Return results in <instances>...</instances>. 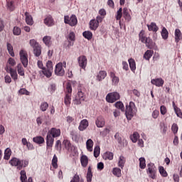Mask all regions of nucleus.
I'll return each mask as SVG.
<instances>
[{
  "instance_id": "nucleus-55",
  "label": "nucleus",
  "mask_w": 182,
  "mask_h": 182,
  "mask_svg": "<svg viewBox=\"0 0 182 182\" xmlns=\"http://www.w3.org/2000/svg\"><path fill=\"white\" fill-rule=\"evenodd\" d=\"M65 93L66 95H72V84L70 82L67 83Z\"/></svg>"
},
{
  "instance_id": "nucleus-43",
  "label": "nucleus",
  "mask_w": 182,
  "mask_h": 182,
  "mask_svg": "<svg viewBox=\"0 0 182 182\" xmlns=\"http://www.w3.org/2000/svg\"><path fill=\"white\" fill-rule=\"evenodd\" d=\"M124 163H126V159L123 156H120L118 161V166L123 168L124 167Z\"/></svg>"
},
{
  "instance_id": "nucleus-57",
  "label": "nucleus",
  "mask_w": 182,
  "mask_h": 182,
  "mask_svg": "<svg viewBox=\"0 0 182 182\" xmlns=\"http://www.w3.org/2000/svg\"><path fill=\"white\" fill-rule=\"evenodd\" d=\"M171 130L173 134H177L178 132V125H177L176 123H173L171 126Z\"/></svg>"
},
{
  "instance_id": "nucleus-42",
  "label": "nucleus",
  "mask_w": 182,
  "mask_h": 182,
  "mask_svg": "<svg viewBox=\"0 0 182 182\" xmlns=\"http://www.w3.org/2000/svg\"><path fill=\"white\" fill-rule=\"evenodd\" d=\"M93 177V173H92V167H88V171L87 173V181L92 182V178Z\"/></svg>"
},
{
  "instance_id": "nucleus-46",
  "label": "nucleus",
  "mask_w": 182,
  "mask_h": 182,
  "mask_svg": "<svg viewBox=\"0 0 182 182\" xmlns=\"http://www.w3.org/2000/svg\"><path fill=\"white\" fill-rule=\"evenodd\" d=\"M7 50L11 56H12L13 58L15 56V53L14 52V47L12 46V44L9 43H7Z\"/></svg>"
},
{
  "instance_id": "nucleus-47",
  "label": "nucleus",
  "mask_w": 182,
  "mask_h": 182,
  "mask_svg": "<svg viewBox=\"0 0 182 182\" xmlns=\"http://www.w3.org/2000/svg\"><path fill=\"white\" fill-rule=\"evenodd\" d=\"M21 177L20 180L21 182H26V180H28V177L26 176V171L25 170H22L20 172Z\"/></svg>"
},
{
  "instance_id": "nucleus-32",
  "label": "nucleus",
  "mask_w": 182,
  "mask_h": 182,
  "mask_svg": "<svg viewBox=\"0 0 182 182\" xmlns=\"http://www.w3.org/2000/svg\"><path fill=\"white\" fill-rule=\"evenodd\" d=\"M114 154L112 152H110V151H107L105 152L102 157L104 159V160H112L113 159V157H114Z\"/></svg>"
},
{
  "instance_id": "nucleus-34",
  "label": "nucleus",
  "mask_w": 182,
  "mask_h": 182,
  "mask_svg": "<svg viewBox=\"0 0 182 182\" xmlns=\"http://www.w3.org/2000/svg\"><path fill=\"white\" fill-rule=\"evenodd\" d=\"M128 62L129 63V68L132 72H134V70H136V61L133 58H129Z\"/></svg>"
},
{
  "instance_id": "nucleus-9",
  "label": "nucleus",
  "mask_w": 182,
  "mask_h": 182,
  "mask_svg": "<svg viewBox=\"0 0 182 182\" xmlns=\"http://www.w3.org/2000/svg\"><path fill=\"white\" fill-rule=\"evenodd\" d=\"M78 65L80 68L82 69H86V66H87V58L85 55H81L77 58Z\"/></svg>"
},
{
  "instance_id": "nucleus-60",
  "label": "nucleus",
  "mask_w": 182,
  "mask_h": 182,
  "mask_svg": "<svg viewBox=\"0 0 182 182\" xmlns=\"http://www.w3.org/2000/svg\"><path fill=\"white\" fill-rule=\"evenodd\" d=\"M70 182H83V180H80V178L79 177V175L75 174Z\"/></svg>"
},
{
  "instance_id": "nucleus-26",
  "label": "nucleus",
  "mask_w": 182,
  "mask_h": 182,
  "mask_svg": "<svg viewBox=\"0 0 182 182\" xmlns=\"http://www.w3.org/2000/svg\"><path fill=\"white\" fill-rule=\"evenodd\" d=\"M33 141L36 144H43L45 143V139L41 136L33 138Z\"/></svg>"
},
{
  "instance_id": "nucleus-63",
  "label": "nucleus",
  "mask_w": 182,
  "mask_h": 182,
  "mask_svg": "<svg viewBox=\"0 0 182 182\" xmlns=\"http://www.w3.org/2000/svg\"><path fill=\"white\" fill-rule=\"evenodd\" d=\"M176 114L178 116V117H180L181 119H182V112H181V109H180V108H175L174 109Z\"/></svg>"
},
{
  "instance_id": "nucleus-4",
  "label": "nucleus",
  "mask_w": 182,
  "mask_h": 182,
  "mask_svg": "<svg viewBox=\"0 0 182 182\" xmlns=\"http://www.w3.org/2000/svg\"><path fill=\"white\" fill-rule=\"evenodd\" d=\"M136 109V105L133 102H130L129 105L126 106L125 114L127 119H132L134 116V112H133Z\"/></svg>"
},
{
  "instance_id": "nucleus-41",
  "label": "nucleus",
  "mask_w": 182,
  "mask_h": 182,
  "mask_svg": "<svg viewBox=\"0 0 182 182\" xmlns=\"http://www.w3.org/2000/svg\"><path fill=\"white\" fill-rule=\"evenodd\" d=\"M17 72L20 76H25V70L23 69L22 64L17 65Z\"/></svg>"
},
{
  "instance_id": "nucleus-16",
  "label": "nucleus",
  "mask_w": 182,
  "mask_h": 182,
  "mask_svg": "<svg viewBox=\"0 0 182 182\" xmlns=\"http://www.w3.org/2000/svg\"><path fill=\"white\" fill-rule=\"evenodd\" d=\"M44 23L46 25V26H53V25H55V21L53 20L52 16H48L44 19Z\"/></svg>"
},
{
  "instance_id": "nucleus-35",
  "label": "nucleus",
  "mask_w": 182,
  "mask_h": 182,
  "mask_svg": "<svg viewBox=\"0 0 182 182\" xmlns=\"http://www.w3.org/2000/svg\"><path fill=\"white\" fill-rule=\"evenodd\" d=\"M68 39L69 42L68 46H70V41L71 42H75V41L76 40V36L75 35V33L73 31L70 32L68 36Z\"/></svg>"
},
{
  "instance_id": "nucleus-17",
  "label": "nucleus",
  "mask_w": 182,
  "mask_h": 182,
  "mask_svg": "<svg viewBox=\"0 0 182 182\" xmlns=\"http://www.w3.org/2000/svg\"><path fill=\"white\" fill-rule=\"evenodd\" d=\"M109 76L112 78V85H114L115 86L119 84V82L120 81V79H119V77L116 76V74L114 72H110Z\"/></svg>"
},
{
  "instance_id": "nucleus-27",
  "label": "nucleus",
  "mask_w": 182,
  "mask_h": 182,
  "mask_svg": "<svg viewBox=\"0 0 182 182\" xmlns=\"http://www.w3.org/2000/svg\"><path fill=\"white\" fill-rule=\"evenodd\" d=\"M107 76V73L106 71H100L98 75H97V80L99 82H102L105 77Z\"/></svg>"
},
{
  "instance_id": "nucleus-45",
  "label": "nucleus",
  "mask_w": 182,
  "mask_h": 182,
  "mask_svg": "<svg viewBox=\"0 0 182 182\" xmlns=\"http://www.w3.org/2000/svg\"><path fill=\"white\" fill-rule=\"evenodd\" d=\"M112 174L116 177H122V169L119 168H114L112 170Z\"/></svg>"
},
{
  "instance_id": "nucleus-52",
  "label": "nucleus",
  "mask_w": 182,
  "mask_h": 182,
  "mask_svg": "<svg viewBox=\"0 0 182 182\" xmlns=\"http://www.w3.org/2000/svg\"><path fill=\"white\" fill-rule=\"evenodd\" d=\"M159 173L162 177H167L168 176V173H167V171L166 169H164V167L163 166H159Z\"/></svg>"
},
{
  "instance_id": "nucleus-20",
  "label": "nucleus",
  "mask_w": 182,
  "mask_h": 182,
  "mask_svg": "<svg viewBox=\"0 0 182 182\" xmlns=\"http://www.w3.org/2000/svg\"><path fill=\"white\" fill-rule=\"evenodd\" d=\"M143 43H145L148 49H153L154 48V42H153V40L149 37H148Z\"/></svg>"
},
{
  "instance_id": "nucleus-24",
  "label": "nucleus",
  "mask_w": 182,
  "mask_h": 182,
  "mask_svg": "<svg viewBox=\"0 0 182 182\" xmlns=\"http://www.w3.org/2000/svg\"><path fill=\"white\" fill-rule=\"evenodd\" d=\"M80 163L83 167H87V164H89V158H87V156L82 155L80 158Z\"/></svg>"
},
{
  "instance_id": "nucleus-13",
  "label": "nucleus",
  "mask_w": 182,
  "mask_h": 182,
  "mask_svg": "<svg viewBox=\"0 0 182 182\" xmlns=\"http://www.w3.org/2000/svg\"><path fill=\"white\" fill-rule=\"evenodd\" d=\"M151 83L157 87H163V85H164V80H163V78L152 79Z\"/></svg>"
},
{
  "instance_id": "nucleus-53",
  "label": "nucleus",
  "mask_w": 182,
  "mask_h": 182,
  "mask_svg": "<svg viewBox=\"0 0 182 182\" xmlns=\"http://www.w3.org/2000/svg\"><path fill=\"white\" fill-rule=\"evenodd\" d=\"M139 167L140 168H146V159L141 157L139 159Z\"/></svg>"
},
{
  "instance_id": "nucleus-62",
  "label": "nucleus",
  "mask_w": 182,
  "mask_h": 182,
  "mask_svg": "<svg viewBox=\"0 0 182 182\" xmlns=\"http://www.w3.org/2000/svg\"><path fill=\"white\" fill-rule=\"evenodd\" d=\"M109 133H110V129H109V128H105L102 132H100V134L103 137H106Z\"/></svg>"
},
{
  "instance_id": "nucleus-28",
  "label": "nucleus",
  "mask_w": 182,
  "mask_h": 182,
  "mask_svg": "<svg viewBox=\"0 0 182 182\" xmlns=\"http://www.w3.org/2000/svg\"><path fill=\"white\" fill-rule=\"evenodd\" d=\"M154 53V51L151 50H146L144 54V59H145L146 60H150V58H151V56H153Z\"/></svg>"
},
{
  "instance_id": "nucleus-18",
  "label": "nucleus",
  "mask_w": 182,
  "mask_h": 182,
  "mask_svg": "<svg viewBox=\"0 0 182 182\" xmlns=\"http://www.w3.org/2000/svg\"><path fill=\"white\" fill-rule=\"evenodd\" d=\"M95 124L97 127H104L105 124H106L105 118H103L102 117H98L95 122Z\"/></svg>"
},
{
  "instance_id": "nucleus-44",
  "label": "nucleus",
  "mask_w": 182,
  "mask_h": 182,
  "mask_svg": "<svg viewBox=\"0 0 182 182\" xmlns=\"http://www.w3.org/2000/svg\"><path fill=\"white\" fill-rule=\"evenodd\" d=\"M53 72V70H49V69L45 68L42 70V73H43L44 76H46V77H50V76H52Z\"/></svg>"
},
{
  "instance_id": "nucleus-23",
  "label": "nucleus",
  "mask_w": 182,
  "mask_h": 182,
  "mask_svg": "<svg viewBox=\"0 0 182 182\" xmlns=\"http://www.w3.org/2000/svg\"><path fill=\"white\" fill-rule=\"evenodd\" d=\"M25 16H26V23H27V25H30V26L33 25V18H32V16L29 14V13L26 12Z\"/></svg>"
},
{
  "instance_id": "nucleus-5",
  "label": "nucleus",
  "mask_w": 182,
  "mask_h": 182,
  "mask_svg": "<svg viewBox=\"0 0 182 182\" xmlns=\"http://www.w3.org/2000/svg\"><path fill=\"white\" fill-rule=\"evenodd\" d=\"M119 99H120V94L117 92H109L106 96V100L108 103H114V102H117Z\"/></svg>"
},
{
  "instance_id": "nucleus-22",
  "label": "nucleus",
  "mask_w": 182,
  "mask_h": 182,
  "mask_svg": "<svg viewBox=\"0 0 182 182\" xmlns=\"http://www.w3.org/2000/svg\"><path fill=\"white\" fill-rule=\"evenodd\" d=\"M147 28L149 31L152 32H157L159 31V27L157 26V24L154 22H151V24H147Z\"/></svg>"
},
{
  "instance_id": "nucleus-8",
  "label": "nucleus",
  "mask_w": 182,
  "mask_h": 182,
  "mask_svg": "<svg viewBox=\"0 0 182 182\" xmlns=\"http://www.w3.org/2000/svg\"><path fill=\"white\" fill-rule=\"evenodd\" d=\"M63 144H64L65 149L68 150L69 153H73L76 150V147L72 145V144L70 143V141L68 139H65L63 142Z\"/></svg>"
},
{
  "instance_id": "nucleus-31",
  "label": "nucleus",
  "mask_w": 182,
  "mask_h": 182,
  "mask_svg": "<svg viewBox=\"0 0 182 182\" xmlns=\"http://www.w3.org/2000/svg\"><path fill=\"white\" fill-rule=\"evenodd\" d=\"M11 156H12V151L11 150V149H6V150L4 151V160H9V159H11Z\"/></svg>"
},
{
  "instance_id": "nucleus-2",
  "label": "nucleus",
  "mask_w": 182,
  "mask_h": 182,
  "mask_svg": "<svg viewBox=\"0 0 182 182\" xmlns=\"http://www.w3.org/2000/svg\"><path fill=\"white\" fill-rule=\"evenodd\" d=\"M148 168L146 169V173L148 174L150 178L152 180H156L157 178V168L153 163L147 164Z\"/></svg>"
},
{
  "instance_id": "nucleus-40",
  "label": "nucleus",
  "mask_w": 182,
  "mask_h": 182,
  "mask_svg": "<svg viewBox=\"0 0 182 182\" xmlns=\"http://www.w3.org/2000/svg\"><path fill=\"white\" fill-rule=\"evenodd\" d=\"M161 35L162 36V38L164 39L165 41L166 39L168 38V31H167V28H166V27L162 28Z\"/></svg>"
},
{
  "instance_id": "nucleus-54",
  "label": "nucleus",
  "mask_w": 182,
  "mask_h": 182,
  "mask_svg": "<svg viewBox=\"0 0 182 182\" xmlns=\"http://www.w3.org/2000/svg\"><path fill=\"white\" fill-rule=\"evenodd\" d=\"M13 33L16 36H19V35H21V33H22V30H21V28H19L18 26H15L13 30Z\"/></svg>"
},
{
  "instance_id": "nucleus-3",
  "label": "nucleus",
  "mask_w": 182,
  "mask_h": 182,
  "mask_svg": "<svg viewBox=\"0 0 182 182\" xmlns=\"http://www.w3.org/2000/svg\"><path fill=\"white\" fill-rule=\"evenodd\" d=\"M66 68V61L56 64L55 75H56V76H65V68Z\"/></svg>"
},
{
  "instance_id": "nucleus-25",
  "label": "nucleus",
  "mask_w": 182,
  "mask_h": 182,
  "mask_svg": "<svg viewBox=\"0 0 182 182\" xmlns=\"http://www.w3.org/2000/svg\"><path fill=\"white\" fill-rule=\"evenodd\" d=\"M122 16H123V9L120 8L117 11V16H116L117 21H119V26H122L123 25V24H122V21H120V19H122Z\"/></svg>"
},
{
  "instance_id": "nucleus-15",
  "label": "nucleus",
  "mask_w": 182,
  "mask_h": 182,
  "mask_svg": "<svg viewBox=\"0 0 182 182\" xmlns=\"http://www.w3.org/2000/svg\"><path fill=\"white\" fill-rule=\"evenodd\" d=\"M88 127L89 122H87V119H82L80 123L78 130H80V132H83L84 130H86V129H87Z\"/></svg>"
},
{
  "instance_id": "nucleus-33",
  "label": "nucleus",
  "mask_w": 182,
  "mask_h": 182,
  "mask_svg": "<svg viewBox=\"0 0 182 182\" xmlns=\"http://www.w3.org/2000/svg\"><path fill=\"white\" fill-rule=\"evenodd\" d=\"M86 147L88 151H93V140L91 139H87L86 141Z\"/></svg>"
},
{
  "instance_id": "nucleus-29",
  "label": "nucleus",
  "mask_w": 182,
  "mask_h": 182,
  "mask_svg": "<svg viewBox=\"0 0 182 182\" xmlns=\"http://www.w3.org/2000/svg\"><path fill=\"white\" fill-rule=\"evenodd\" d=\"M43 43L46 45V46H50L52 45V37L49 36H46L43 38Z\"/></svg>"
},
{
  "instance_id": "nucleus-49",
  "label": "nucleus",
  "mask_w": 182,
  "mask_h": 182,
  "mask_svg": "<svg viewBox=\"0 0 182 182\" xmlns=\"http://www.w3.org/2000/svg\"><path fill=\"white\" fill-rule=\"evenodd\" d=\"M139 137H140V135L139 134L138 132H134L132 136H131V140L133 143H136Z\"/></svg>"
},
{
  "instance_id": "nucleus-30",
  "label": "nucleus",
  "mask_w": 182,
  "mask_h": 182,
  "mask_svg": "<svg viewBox=\"0 0 182 182\" xmlns=\"http://www.w3.org/2000/svg\"><path fill=\"white\" fill-rule=\"evenodd\" d=\"M15 1H8L6 3L7 9L9 11H11V12H13V11H15Z\"/></svg>"
},
{
  "instance_id": "nucleus-19",
  "label": "nucleus",
  "mask_w": 182,
  "mask_h": 182,
  "mask_svg": "<svg viewBox=\"0 0 182 182\" xmlns=\"http://www.w3.org/2000/svg\"><path fill=\"white\" fill-rule=\"evenodd\" d=\"M123 17L127 22H130L132 21V16L129 14V9H127V8L123 9Z\"/></svg>"
},
{
  "instance_id": "nucleus-14",
  "label": "nucleus",
  "mask_w": 182,
  "mask_h": 182,
  "mask_svg": "<svg viewBox=\"0 0 182 182\" xmlns=\"http://www.w3.org/2000/svg\"><path fill=\"white\" fill-rule=\"evenodd\" d=\"M70 134L73 141H75V143H79V140H80V134H79L77 132H76L75 130H72L70 131Z\"/></svg>"
},
{
  "instance_id": "nucleus-7",
  "label": "nucleus",
  "mask_w": 182,
  "mask_h": 182,
  "mask_svg": "<svg viewBox=\"0 0 182 182\" xmlns=\"http://www.w3.org/2000/svg\"><path fill=\"white\" fill-rule=\"evenodd\" d=\"M20 60L23 68H28V53L23 50H21L20 53Z\"/></svg>"
},
{
  "instance_id": "nucleus-6",
  "label": "nucleus",
  "mask_w": 182,
  "mask_h": 182,
  "mask_svg": "<svg viewBox=\"0 0 182 182\" xmlns=\"http://www.w3.org/2000/svg\"><path fill=\"white\" fill-rule=\"evenodd\" d=\"M64 22L70 25V26H76L77 25V18L75 15H72L70 17L69 16H65Z\"/></svg>"
},
{
  "instance_id": "nucleus-37",
  "label": "nucleus",
  "mask_w": 182,
  "mask_h": 182,
  "mask_svg": "<svg viewBox=\"0 0 182 182\" xmlns=\"http://www.w3.org/2000/svg\"><path fill=\"white\" fill-rule=\"evenodd\" d=\"M72 100V95L70 94H65V97L64 98V103L67 106H70V102Z\"/></svg>"
},
{
  "instance_id": "nucleus-39",
  "label": "nucleus",
  "mask_w": 182,
  "mask_h": 182,
  "mask_svg": "<svg viewBox=\"0 0 182 182\" xmlns=\"http://www.w3.org/2000/svg\"><path fill=\"white\" fill-rule=\"evenodd\" d=\"M181 36V31H180V29L176 28L175 30V42H176V43H178V42H180V38Z\"/></svg>"
},
{
  "instance_id": "nucleus-11",
  "label": "nucleus",
  "mask_w": 182,
  "mask_h": 182,
  "mask_svg": "<svg viewBox=\"0 0 182 182\" xmlns=\"http://www.w3.org/2000/svg\"><path fill=\"white\" fill-rule=\"evenodd\" d=\"M60 129L51 128L50 131H48V134H50L54 139L56 137L60 136Z\"/></svg>"
},
{
  "instance_id": "nucleus-58",
  "label": "nucleus",
  "mask_w": 182,
  "mask_h": 182,
  "mask_svg": "<svg viewBox=\"0 0 182 182\" xmlns=\"http://www.w3.org/2000/svg\"><path fill=\"white\" fill-rule=\"evenodd\" d=\"M18 93L20 95H26V96H29V95H31V92L28 91L26 88L20 89Z\"/></svg>"
},
{
  "instance_id": "nucleus-21",
  "label": "nucleus",
  "mask_w": 182,
  "mask_h": 182,
  "mask_svg": "<svg viewBox=\"0 0 182 182\" xmlns=\"http://www.w3.org/2000/svg\"><path fill=\"white\" fill-rule=\"evenodd\" d=\"M99 28V24L97 23V21L96 19H92L90 21V29L91 31H96Z\"/></svg>"
},
{
  "instance_id": "nucleus-38",
  "label": "nucleus",
  "mask_w": 182,
  "mask_h": 182,
  "mask_svg": "<svg viewBox=\"0 0 182 182\" xmlns=\"http://www.w3.org/2000/svg\"><path fill=\"white\" fill-rule=\"evenodd\" d=\"M82 36H84L85 39L90 41L92 38H93V33L91 31H86L82 33Z\"/></svg>"
},
{
  "instance_id": "nucleus-51",
  "label": "nucleus",
  "mask_w": 182,
  "mask_h": 182,
  "mask_svg": "<svg viewBox=\"0 0 182 182\" xmlns=\"http://www.w3.org/2000/svg\"><path fill=\"white\" fill-rule=\"evenodd\" d=\"M115 107H117V109H119L122 112H124V105H123V102L119 101L117 102L115 104Z\"/></svg>"
},
{
  "instance_id": "nucleus-10",
  "label": "nucleus",
  "mask_w": 182,
  "mask_h": 182,
  "mask_svg": "<svg viewBox=\"0 0 182 182\" xmlns=\"http://www.w3.org/2000/svg\"><path fill=\"white\" fill-rule=\"evenodd\" d=\"M46 149H52L53 147V143L55 142V138L50 134H47L46 138Z\"/></svg>"
},
{
  "instance_id": "nucleus-50",
  "label": "nucleus",
  "mask_w": 182,
  "mask_h": 182,
  "mask_svg": "<svg viewBox=\"0 0 182 182\" xmlns=\"http://www.w3.org/2000/svg\"><path fill=\"white\" fill-rule=\"evenodd\" d=\"M48 107H49V104L46 102H42L40 105V109L41 112H46V110H48Z\"/></svg>"
},
{
  "instance_id": "nucleus-59",
  "label": "nucleus",
  "mask_w": 182,
  "mask_h": 182,
  "mask_svg": "<svg viewBox=\"0 0 182 182\" xmlns=\"http://www.w3.org/2000/svg\"><path fill=\"white\" fill-rule=\"evenodd\" d=\"M29 43H30L31 46H32V48H33V49L35 48H37L38 46H39V43L36 42V40H35V39L30 40Z\"/></svg>"
},
{
  "instance_id": "nucleus-61",
  "label": "nucleus",
  "mask_w": 182,
  "mask_h": 182,
  "mask_svg": "<svg viewBox=\"0 0 182 182\" xmlns=\"http://www.w3.org/2000/svg\"><path fill=\"white\" fill-rule=\"evenodd\" d=\"M100 154V148L96 146L94 149V157L97 159V157H99Z\"/></svg>"
},
{
  "instance_id": "nucleus-36",
  "label": "nucleus",
  "mask_w": 182,
  "mask_h": 182,
  "mask_svg": "<svg viewBox=\"0 0 182 182\" xmlns=\"http://www.w3.org/2000/svg\"><path fill=\"white\" fill-rule=\"evenodd\" d=\"M33 53L37 58H39V56H41V54L42 53V48L41 47V46H38L33 48Z\"/></svg>"
},
{
  "instance_id": "nucleus-64",
  "label": "nucleus",
  "mask_w": 182,
  "mask_h": 182,
  "mask_svg": "<svg viewBox=\"0 0 182 182\" xmlns=\"http://www.w3.org/2000/svg\"><path fill=\"white\" fill-rule=\"evenodd\" d=\"M160 112L161 114L164 116V114H166V113H167V108L166 107V106L162 105L160 107Z\"/></svg>"
},
{
  "instance_id": "nucleus-56",
  "label": "nucleus",
  "mask_w": 182,
  "mask_h": 182,
  "mask_svg": "<svg viewBox=\"0 0 182 182\" xmlns=\"http://www.w3.org/2000/svg\"><path fill=\"white\" fill-rule=\"evenodd\" d=\"M52 166L54 168H56L58 167V156H56V155H54L53 157Z\"/></svg>"
},
{
  "instance_id": "nucleus-1",
  "label": "nucleus",
  "mask_w": 182,
  "mask_h": 182,
  "mask_svg": "<svg viewBox=\"0 0 182 182\" xmlns=\"http://www.w3.org/2000/svg\"><path fill=\"white\" fill-rule=\"evenodd\" d=\"M9 164L13 167H16L17 170H22L25 167H28L29 165V160L23 159L21 160L18 158H12L9 161Z\"/></svg>"
},
{
  "instance_id": "nucleus-48",
  "label": "nucleus",
  "mask_w": 182,
  "mask_h": 182,
  "mask_svg": "<svg viewBox=\"0 0 182 182\" xmlns=\"http://www.w3.org/2000/svg\"><path fill=\"white\" fill-rule=\"evenodd\" d=\"M139 41L144 43V42L148 38L144 35V30H141L139 34Z\"/></svg>"
},
{
  "instance_id": "nucleus-12",
  "label": "nucleus",
  "mask_w": 182,
  "mask_h": 182,
  "mask_svg": "<svg viewBox=\"0 0 182 182\" xmlns=\"http://www.w3.org/2000/svg\"><path fill=\"white\" fill-rule=\"evenodd\" d=\"M6 70L10 73L11 78L14 80L15 82L18 80V73H16L15 70H14L11 67L7 66Z\"/></svg>"
}]
</instances>
